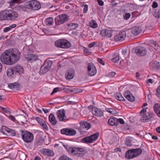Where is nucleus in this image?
Instances as JSON below:
<instances>
[{
    "label": "nucleus",
    "instance_id": "1",
    "mask_svg": "<svg viewBox=\"0 0 160 160\" xmlns=\"http://www.w3.org/2000/svg\"><path fill=\"white\" fill-rule=\"evenodd\" d=\"M21 57V52L15 48L5 51L0 56L1 61L7 65H11L18 62Z\"/></svg>",
    "mask_w": 160,
    "mask_h": 160
},
{
    "label": "nucleus",
    "instance_id": "2",
    "mask_svg": "<svg viewBox=\"0 0 160 160\" xmlns=\"http://www.w3.org/2000/svg\"><path fill=\"white\" fill-rule=\"evenodd\" d=\"M68 152L73 155L78 157H82L86 153L85 150L82 148L78 147H70L68 149Z\"/></svg>",
    "mask_w": 160,
    "mask_h": 160
},
{
    "label": "nucleus",
    "instance_id": "3",
    "mask_svg": "<svg viewBox=\"0 0 160 160\" xmlns=\"http://www.w3.org/2000/svg\"><path fill=\"white\" fill-rule=\"evenodd\" d=\"M147 108H143L140 112V120L142 122H147L149 121L151 118H153V115L149 112H147Z\"/></svg>",
    "mask_w": 160,
    "mask_h": 160
},
{
    "label": "nucleus",
    "instance_id": "4",
    "mask_svg": "<svg viewBox=\"0 0 160 160\" xmlns=\"http://www.w3.org/2000/svg\"><path fill=\"white\" fill-rule=\"evenodd\" d=\"M55 45L57 47L65 49L70 48L71 45L70 42L65 39H60L56 41Z\"/></svg>",
    "mask_w": 160,
    "mask_h": 160
},
{
    "label": "nucleus",
    "instance_id": "5",
    "mask_svg": "<svg viewBox=\"0 0 160 160\" xmlns=\"http://www.w3.org/2000/svg\"><path fill=\"white\" fill-rule=\"evenodd\" d=\"M22 137L23 141L27 143H30L32 142L34 139L32 133L26 131L22 132Z\"/></svg>",
    "mask_w": 160,
    "mask_h": 160
},
{
    "label": "nucleus",
    "instance_id": "6",
    "mask_svg": "<svg viewBox=\"0 0 160 160\" xmlns=\"http://www.w3.org/2000/svg\"><path fill=\"white\" fill-rule=\"evenodd\" d=\"M132 52L135 53L138 56H143L145 55L147 53V50L146 49L140 46H138L132 50Z\"/></svg>",
    "mask_w": 160,
    "mask_h": 160
},
{
    "label": "nucleus",
    "instance_id": "7",
    "mask_svg": "<svg viewBox=\"0 0 160 160\" xmlns=\"http://www.w3.org/2000/svg\"><path fill=\"white\" fill-rule=\"evenodd\" d=\"M68 15L64 14L58 16L55 19L56 24L60 25L63 23L68 20Z\"/></svg>",
    "mask_w": 160,
    "mask_h": 160
},
{
    "label": "nucleus",
    "instance_id": "8",
    "mask_svg": "<svg viewBox=\"0 0 160 160\" xmlns=\"http://www.w3.org/2000/svg\"><path fill=\"white\" fill-rule=\"evenodd\" d=\"M10 10L6 9L0 13V20H10Z\"/></svg>",
    "mask_w": 160,
    "mask_h": 160
},
{
    "label": "nucleus",
    "instance_id": "9",
    "mask_svg": "<svg viewBox=\"0 0 160 160\" xmlns=\"http://www.w3.org/2000/svg\"><path fill=\"white\" fill-rule=\"evenodd\" d=\"M28 6L29 7V8H30L33 10H38L41 7L40 3L36 0H32L29 1Z\"/></svg>",
    "mask_w": 160,
    "mask_h": 160
},
{
    "label": "nucleus",
    "instance_id": "10",
    "mask_svg": "<svg viewBox=\"0 0 160 160\" xmlns=\"http://www.w3.org/2000/svg\"><path fill=\"white\" fill-rule=\"evenodd\" d=\"M76 131L72 128H63L61 130V133L68 136H74L76 134Z\"/></svg>",
    "mask_w": 160,
    "mask_h": 160
},
{
    "label": "nucleus",
    "instance_id": "11",
    "mask_svg": "<svg viewBox=\"0 0 160 160\" xmlns=\"http://www.w3.org/2000/svg\"><path fill=\"white\" fill-rule=\"evenodd\" d=\"M58 118L60 121L65 122L67 120V117L65 116V111L64 109L59 110L57 112Z\"/></svg>",
    "mask_w": 160,
    "mask_h": 160
},
{
    "label": "nucleus",
    "instance_id": "12",
    "mask_svg": "<svg viewBox=\"0 0 160 160\" xmlns=\"http://www.w3.org/2000/svg\"><path fill=\"white\" fill-rule=\"evenodd\" d=\"M88 69L89 75L93 76L96 74L97 70L93 64L89 63L88 65Z\"/></svg>",
    "mask_w": 160,
    "mask_h": 160
},
{
    "label": "nucleus",
    "instance_id": "13",
    "mask_svg": "<svg viewBox=\"0 0 160 160\" xmlns=\"http://www.w3.org/2000/svg\"><path fill=\"white\" fill-rule=\"evenodd\" d=\"M142 152V150L139 148L131 149V159L139 156Z\"/></svg>",
    "mask_w": 160,
    "mask_h": 160
},
{
    "label": "nucleus",
    "instance_id": "14",
    "mask_svg": "<svg viewBox=\"0 0 160 160\" xmlns=\"http://www.w3.org/2000/svg\"><path fill=\"white\" fill-rule=\"evenodd\" d=\"M126 36V32L125 31H121L114 37V40L116 42L123 40Z\"/></svg>",
    "mask_w": 160,
    "mask_h": 160
},
{
    "label": "nucleus",
    "instance_id": "15",
    "mask_svg": "<svg viewBox=\"0 0 160 160\" xmlns=\"http://www.w3.org/2000/svg\"><path fill=\"white\" fill-rule=\"evenodd\" d=\"M24 57L28 62H32L37 59L38 57L34 54L28 53L24 55Z\"/></svg>",
    "mask_w": 160,
    "mask_h": 160
},
{
    "label": "nucleus",
    "instance_id": "16",
    "mask_svg": "<svg viewBox=\"0 0 160 160\" xmlns=\"http://www.w3.org/2000/svg\"><path fill=\"white\" fill-rule=\"evenodd\" d=\"M13 68L16 75H18L23 73V68L22 66L19 65H16L13 67Z\"/></svg>",
    "mask_w": 160,
    "mask_h": 160
},
{
    "label": "nucleus",
    "instance_id": "17",
    "mask_svg": "<svg viewBox=\"0 0 160 160\" xmlns=\"http://www.w3.org/2000/svg\"><path fill=\"white\" fill-rule=\"evenodd\" d=\"M91 127L90 123L87 122L82 121L80 123V128L81 130H88Z\"/></svg>",
    "mask_w": 160,
    "mask_h": 160
},
{
    "label": "nucleus",
    "instance_id": "18",
    "mask_svg": "<svg viewBox=\"0 0 160 160\" xmlns=\"http://www.w3.org/2000/svg\"><path fill=\"white\" fill-rule=\"evenodd\" d=\"M40 152L42 154L48 156H52L54 155V153L51 150L47 149H43L40 150Z\"/></svg>",
    "mask_w": 160,
    "mask_h": 160
},
{
    "label": "nucleus",
    "instance_id": "19",
    "mask_svg": "<svg viewBox=\"0 0 160 160\" xmlns=\"http://www.w3.org/2000/svg\"><path fill=\"white\" fill-rule=\"evenodd\" d=\"M112 32L111 30L106 29H103L100 32V34L103 36H107L111 37L112 36Z\"/></svg>",
    "mask_w": 160,
    "mask_h": 160
},
{
    "label": "nucleus",
    "instance_id": "20",
    "mask_svg": "<svg viewBox=\"0 0 160 160\" xmlns=\"http://www.w3.org/2000/svg\"><path fill=\"white\" fill-rule=\"evenodd\" d=\"M92 114L96 116L101 117L103 115V112L101 110L98 108H94L92 110Z\"/></svg>",
    "mask_w": 160,
    "mask_h": 160
},
{
    "label": "nucleus",
    "instance_id": "21",
    "mask_svg": "<svg viewBox=\"0 0 160 160\" xmlns=\"http://www.w3.org/2000/svg\"><path fill=\"white\" fill-rule=\"evenodd\" d=\"M142 31V30L140 28L135 26L132 28L131 32L134 36H137L141 33Z\"/></svg>",
    "mask_w": 160,
    "mask_h": 160
},
{
    "label": "nucleus",
    "instance_id": "22",
    "mask_svg": "<svg viewBox=\"0 0 160 160\" xmlns=\"http://www.w3.org/2000/svg\"><path fill=\"white\" fill-rule=\"evenodd\" d=\"M18 122H20L22 123H24L27 122V118L25 116L22 115H19L16 116Z\"/></svg>",
    "mask_w": 160,
    "mask_h": 160
},
{
    "label": "nucleus",
    "instance_id": "23",
    "mask_svg": "<svg viewBox=\"0 0 160 160\" xmlns=\"http://www.w3.org/2000/svg\"><path fill=\"white\" fill-rule=\"evenodd\" d=\"M66 78L67 80H70L73 78L74 75V72L73 70H71L68 71L66 74Z\"/></svg>",
    "mask_w": 160,
    "mask_h": 160
},
{
    "label": "nucleus",
    "instance_id": "24",
    "mask_svg": "<svg viewBox=\"0 0 160 160\" xmlns=\"http://www.w3.org/2000/svg\"><path fill=\"white\" fill-rule=\"evenodd\" d=\"M48 118L49 121L53 125H55L57 124V121L53 114H50Z\"/></svg>",
    "mask_w": 160,
    "mask_h": 160
},
{
    "label": "nucleus",
    "instance_id": "25",
    "mask_svg": "<svg viewBox=\"0 0 160 160\" xmlns=\"http://www.w3.org/2000/svg\"><path fill=\"white\" fill-rule=\"evenodd\" d=\"M18 16V13L12 10H10V20H14Z\"/></svg>",
    "mask_w": 160,
    "mask_h": 160
},
{
    "label": "nucleus",
    "instance_id": "26",
    "mask_svg": "<svg viewBox=\"0 0 160 160\" xmlns=\"http://www.w3.org/2000/svg\"><path fill=\"white\" fill-rule=\"evenodd\" d=\"M153 108L155 113L160 118V104H155Z\"/></svg>",
    "mask_w": 160,
    "mask_h": 160
},
{
    "label": "nucleus",
    "instance_id": "27",
    "mask_svg": "<svg viewBox=\"0 0 160 160\" xmlns=\"http://www.w3.org/2000/svg\"><path fill=\"white\" fill-rule=\"evenodd\" d=\"M117 118L115 117L111 118L108 119V123L111 126H117Z\"/></svg>",
    "mask_w": 160,
    "mask_h": 160
},
{
    "label": "nucleus",
    "instance_id": "28",
    "mask_svg": "<svg viewBox=\"0 0 160 160\" xmlns=\"http://www.w3.org/2000/svg\"><path fill=\"white\" fill-rule=\"evenodd\" d=\"M2 129H5V131L8 133L10 136H14L16 135V132L13 130L7 127H3Z\"/></svg>",
    "mask_w": 160,
    "mask_h": 160
},
{
    "label": "nucleus",
    "instance_id": "29",
    "mask_svg": "<svg viewBox=\"0 0 160 160\" xmlns=\"http://www.w3.org/2000/svg\"><path fill=\"white\" fill-rule=\"evenodd\" d=\"M13 67L11 68L8 69L7 71V75L8 77L16 76L15 72H14Z\"/></svg>",
    "mask_w": 160,
    "mask_h": 160
},
{
    "label": "nucleus",
    "instance_id": "30",
    "mask_svg": "<svg viewBox=\"0 0 160 160\" xmlns=\"http://www.w3.org/2000/svg\"><path fill=\"white\" fill-rule=\"evenodd\" d=\"M17 8L18 10L24 11H26L29 9V8L27 7V5H19L17 7Z\"/></svg>",
    "mask_w": 160,
    "mask_h": 160
},
{
    "label": "nucleus",
    "instance_id": "31",
    "mask_svg": "<svg viewBox=\"0 0 160 160\" xmlns=\"http://www.w3.org/2000/svg\"><path fill=\"white\" fill-rule=\"evenodd\" d=\"M82 141L85 143H91L94 142V139L91 138L90 137H87L82 138Z\"/></svg>",
    "mask_w": 160,
    "mask_h": 160
},
{
    "label": "nucleus",
    "instance_id": "32",
    "mask_svg": "<svg viewBox=\"0 0 160 160\" xmlns=\"http://www.w3.org/2000/svg\"><path fill=\"white\" fill-rule=\"evenodd\" d=\"M8 86L9 88L11 89L17 88L19 87V85L18 83L15 82L9 84Z\"/></svg>",
    "mask_w": 160,
    "mask_h": 160
},
{
    "label": "nucleus",
    "instance_id": "33",
    "mask_svg": "<svg viewBox=\"0 0 160 160\" xmlns=\"http://www.w3.org/2000/svg\"><path fill=\"white\" fill-rule=\"evenodd\" d=\"M52 64V62L51 61H46L43 65L49 70L51 68Z\"/></svg>",
    "mask_w": 160,
    "mask_h": 160
},
{
    "label": "nucleus",
    "instance_id": "34",
    "mask_svg": "<svg viewBox=\"0 0 160 160\" xmlns=\"http://www.w3.org/2000/svg\"><path fill=\"white\" fill-rule=\"evenodd\" d=\"M48 70H49L47 68L42 65L40 68L39 73L40 74H45L46 73Z\"/></svg>",
    "mask_w": 160,
    "mask_h": 160
},
{
    "label": "nucleus",
    "instance_id": "35",
    "mask_svg": "<svg viewBox=\"0 0 160 160\" xmlns=\"http://www.w3.org/2000/svg\"><path fill=\"white\" fill-rule=\"evenodd\" d=\"M16 26V24H13L10 25L8 27H6L4 28L3 32H8L10 31L12 29L15 28Z\"/></svg>",
    "mask_w": 160,
    "mask_h": 160
},
{
    "label": "nucleus",
    "instance_id": "36",
    "mask_svg": "<svg viewBox=\"0 0 160 160\" xmlns=\"http://www.w3.org/2000/svg\"><path fill=\"white\" fill-rule=\"evenodd\" d=\"M53 20L52 18L49 17L46 20V24L47 25H52L53 23Z\"/></svg>",
    "mask_w": 160,
    "mask_h": 160
},
{
    "label": "nucleus",
    "instance_id": "37",
    "mask_svg": "<svg viewBox=\"0 0 160 160\" xmlns=\"http://www.w3.org/2000/svg\"><path fill=\"white\" fill-rule=\"evenodd\" d=\"M124 96L128 101H130V92L128 90L126 91L124 94Z\"/></svg>",
    "mask_w": 160,
    "mask_h": 160
},
{
    "label": "nucleus",
    "instance_id": "38",
    "mask_svg": "<svg viewBox=\"0 0 160 160\" xmlns=\"http://www.w3.org/2000/svg\"><path fill=\"white\" fill-rule=\"evenodd\" d=\"M152 46L154 48V49L156 51H158L160 49V47L157 44L156 42L154 41L152 42Z\"/></svg>",
    "mask_w": 160,
    "mask_h": 160
},
{
    "label": "nucleus",
    "instance_id": "39",
    "mask_svg": "<svg viewBox=\"0 0 160 160\" xmlns=\"http://www.w3.org/2000/svg\"><path fill=\"white\" fill-rule=\"evenodd\" d=\"M115 97L116 98L118 99V100L121 101L125 100L122 95L119 93L118 92L116 94Z\"/></svg>",
    "mask_w": 160,
    "mask_h": 160
},
{
    "label": "nucleus",
    "instance_id": "40",
    "mask_svg": "<svg viewBox=\"0 0 160 160\" xmlns=\"http://www.w3.org/2000/svg\"><path fill=\"white\" fill-rule=\"evenodd\" d=\"M22 0H11L8 2L11 6H14L15 3H17L21 2Z\"/></svg>",
    "mask_w": 160,
    "mask_h": 160
},
{
    "label": "nucleus",
    "instance_id": "41",
    "mask_svg": "<svg viewBox=\"0 0 160 160\" xmlns=\"http://www.w3.org/2000/svg\"><path fill=\"white\" fill-rule=\"evenodd\" d=\"M68 26L69 27V28L70 29H74L78 26V25L77 23H70L68 24Z\"/></svg>",
    "mask_w": 160,
    "mask_h": 160
},
{
    "label": "nucleus",
    "instance_id": "42",
    "mask_svg": "<svg viewBox=\"0 0 160 160\" xmlns=\"http://www.w3.org/2000/svg\"><path fill=\"white\" fill-rule=\"evenodd\" d=\"M119 59V57L117 53H115L113 55V58L112 59V61L114 62H117Z\"/></svg>",
    "mask_w": 160,
    "mask_h": 160
},
{
    "label": "nucleus",
    "instance_id": "43",
    "mask_svg": "<svg viewBox=\"0 0 160 160\" xmlns=\"http://www.w3.org/2000/svg\"><path fill=\"white\" fill-rule=\"evenodd\" d=\"M99 135V133H97L95 134H93V135H91L90 137V138H92L93 139H94V142L97 140Z\"/></svg>",
    "mask_w": 160,
    "mask_h": 160
},
{
    "label": "nucleus",
    "instance_id": "44",
    "mask_svg": "<svg viewBox=\"0 0 160 160\" xmlns=\"http://www.w3.org/2000/svg\"><path fill=\"white\" fill-rule=\"evenodd\" d=\"M58 160H72L71 158L65 155H63L60 157Z\"/></svg>",
    "mask_w": 160,
    "mask_h": 160
},
{
    "label": "nucleus",
    "instance_id": "45",
    "mask_svg": "<svg viewBox=\"0 0 160 160\" xmlns=\"http://www.w3.org/2000/svg\"><path fill=\"white\" fill-rule=\"evenodd\" d=\"M90 26L93 28H96L98 27V25L95 21L92 20L90 23Z\"/></svg>",
    "mask_w": 160,
    "mask_h": 160
},
{
    "label": "nucleus",
    "instance_id": "46",
    "mask_svg": "<svg viewBox=\"0 0 160 160\" xmlns=\"http://www.w3.org/2000/svg\"><path fill=\"white\" fill-rule=\"evenodd\" d=\"M40 125L43 129H44L47 131L48 130V127L45 121L44 122L42 123L41 125Z\"/></svg>",
    "mask_w": 160,
    "mask_h": 160
},
{
    "label": "nucleus",
    "instance_id": "47",
    "mask_svg": "<svg viewBox=\"0 0 160 160\" xmlns=\"http://www.w3.org/2000/svg\"><path fill=\"white\" fill-rule=\"evenodd\" d=\"M40 125L43 129H44L47 131L48 130V127L45 121L44 122L42 123L41 125Z\"/></svg>",
    "mask_w": 160,
    "mask_h": 160
},
{
    "label": "nucleus",
    "instance_id": "48",
    "mask_svg": "<svg viewBox=\"0 0 160 160\" xmlns=\"http://www.w3.org/2000/svg\"><path fill=\"white\" fill-rule=\"evenodd\" d=\"M107 111L110 113L114 114L116 113V111L113 109L112 108H107Z\"/></svg>",
    "mask_w": 160,
    "mask_h": 160
},
{
    "label": "nucleus",
    "instance_id": "49",
    "mask_svg": "<svg viewBox=\"0 0 160 160\" xmlns=\"http://www.w3.org/2000/svg\"><path fill=\"white\" fill-rule=\"evenodd\" d=\"M36 120L38 122L40 125H41L42 123L44 122L45 121L42 119L41 118L38 117H36Z\"/></svg>",
    "mask_w": 160,
    "mask_h": 160
},
{
    "label": "nucleus",
    "instance_id": "50",
    "mask_svg": "<svg viewBox=\"0 0 160 160\" xmlns=\"http://www.w3.org/2000/svg\"><path fill=\"white\" fill-rule=\"evenodd\" d=\"M151 66L153 69H156L158 68V63L156 61H154L151 63Z\"/></svg>",
    "mask_w": 160,
    "mask_h": 160
},
{
    "label": "nucleus",
    "instance_id": "51",
    "mask_svg": "<svg viewBox=\"0 0 160 160\" xmlns=\"http://www.w3.org/2000/svg\"><path fill=\"white\" fill-rule=\"evenodd\" d=\"M153 15L156 18H159L160 17V10H158L157 12H154Z\"/></svg>",
    "mask_w": 160,
    "mask_h": 160
},
{
    "label": "nucleus",
    "instance_id": "52",
    "mask_svg": "<svg viewBox=\"0 0 160 160\" xmlns=\"http://www.w3.org/2000/svg\"><path fill=\"white\" fill-rule=\"evenodd\" d=\"M117 120H116L117 122V125H118L119 122L121 124H124V122L122 118H117Z\"/></svg>",
    "mask_w": 160,
    "mask_h": 160
},
{
    "label": "nucleus",
    "instance_id": "53",
    "mask_svg": "<svg viewBox=\"0 0 160 160\" xmlns=\"http://www.w3.org/2000/svg\"><path fill=\"white\" fill-rule=\"evenodd\" d=\"M130 150L127 151L125 154V158L128 159L130 158Z\"/></svg>",
    "mask_w": 160,
    "mask_h": 160
},
{
    "label": "nucleus",
    "instance_id": "54",
    "mask_svg": "<svg viewBox=\"0 0 160 160\" xmlns=\"http://www.w3.org/2000/svg\"><path fill=\"white\" fill-rule=\"evenodd\" d=\"M128 51V53L129 54L130 52V49L129 48H128V50L126 48L123 49L122 50V53L124 55H126Z\"/></svg>",
    "mask_w": 160,
    "mask_h": 160
},
{
    "label": "nucleus",
    "instance_id": "55",
    "mask_svg": "<svg viewBox=\"0 0 160 160\" xmlns=\"http://www.w3.org/2000/svg\"><path fill=\"white\" fill-rule=\"evenodd\" d=\"M156 95L158 97H160V86L157 89Z\"/></svg>",
    "mask_w": 160,
    "mask_h": 160
},
{
    "label": "nucleus",
    "instance_id": "56",
    "mask_svg": "<svg viewBox=\"0 0 160 160\" xmlns=\"http://www.w3.org/2000/svg\"><path fill=\"white\" fill-rule=\"evenodd\" d=\"M125 144L127 146H130V139L129 138H128L126 139Z\"/></svg>",
    "mask_w": 160,
    "mask_h": 160
},
{
    "label": "nucleus",
    "instance_id": "57",
    "mask_svg": "<svg viewBox=\"0 0 160 160\" xmlns=\"http://www.w3.org/2000/svg\"><path fill=\"white\" fill-rule=\"evenodd\" d=\"M84 6V8H83V12L84 13H85L87 12L88 11V5H87L86 4H85V5Z\"/></svg>",
    "mask_w": 160,
    "mask_h": 160
},
{
    "label": "nucleus",
    "instance_id": "58",
    "mask_svg": "<svg viewBox=\"0 0 160 160\" xmlns=\"http://www.w3.org/2000/svg\"><path fill=\"white\" fill-rule=\"evenodd\" d=\"M9 118L10 120H12V121H13L14 122H18V121L16 119L15 117L13 116L12 115H10L9 116Z\"/></svg>",
    "mask_w": 160,
    "mask_h": 160
},
{
    "label": "nucleus",
    "instance_id": "59",
    "mask_svg": "<svg viewBox=\"0 0 160 160\" xmlns=\"http://www.w3.org/2000/svg\"><path fill=\"white\" fill-rule=\"evenodd\" d=\"M84 52L85 53H87L88 55H90L91 53V52L87 48L84 49Z\"/></svg>",
    "mask_w": 160,
    "mask_h": 160
},
{
    "label": "nucleus",
    "instance_id": "60",
    "mask_svg": "<svg viewBox=\"0 0 160 160\" xmlns=\"http://www.w3.org/2000/svg\"><path fill=\"white\" fill-rule=\"evenodd\" d=\"M130 17V14L129 13H127L124 16V18L125 20H127Z\"/></svg>",
    "mask_w": 160,
    "mask_h": 160
},
{
    "label": "nucleus",
    "instance_id": "61",
    "mask_svg": "<svg viewBox=\"0 0 160 160\" xmlns=\"http://www.w3.org/2000/svg\"><path fill=\"white\" fill-rule=\"evenodd\" d=\"M97 60L98 63L101 64L103 65H104L105 64L104 61L102 60V59L100 58H98Z\"/></svg>",
    "mask_w": 160,
    "mask_h": 160
},
{
    "label": "nucleus",
    "instance_id": "62",
    "mask_svg": "<svg viewBox=\"0 0 160 160\" xmlns=\"http://www.w3.org/2000/svg\"><path fill=\"white\" fill-rule=\"evenodd\" d=\"M125 59L126 61V63H127V65H129L130 63V59L129 56H128L127 57H125Z\"/></svg>",
    "mask_w": 160,
    "mask_h": 160
},
{
    "label": "nucleus",
    "instance_id": "63",
    "mask_svg": "<svg viewBox=\"0 0 160 160\" xmlns=\"http://www.w3.org/2000/svg\"><path fill=\"white\" fill-rule=\"evenodd\" d=\"M158 6V4L156 2H153V4L152 5V7L153 8H156Z\"/></svg>",
    "mask_w": 160,
    "mask_h": 160
},
{
    "label": "nucleus",
    "instance_id": "64",
    "mask_svg": "<svg viewBox=\"0 0 160 160\" xmlns=\"http://www.w3.org/2000/svg\"><path fill=\"white\" fill-rule=\"evenodd\" d=\"M116 75V73L115 72H111L108 74V76L110 77H112Z\"/></svg>",
    "mask_w": 160,
    "mask_h": 160
}]
</instances>
